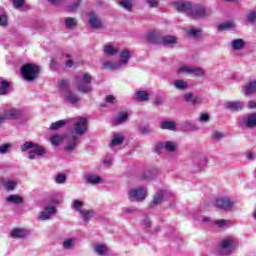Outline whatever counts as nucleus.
<instances>
[{
    "label": "nucleus",
    "instance_id": "obj_38",
    "mask_svg": "<svg viewBox=\"0 0 256 256\" xmlns=\"http://www.w3.org/2000/svg\"><path fill=\"white\" fill-rule=\"evenodd\" d=\"M77 145V137L73 136L72 140L69 141L66 149L67 151H73V148Z\"/></svg>",
    "mask_w": 256,
    "mask_h": 256
},
{
    "label": "nucleus",
    "instance_id": "obj_53",
    "mask_svg": "<svg viewBox=\"0 0 256 256\" xmlns=\"http://www.w3.org/2000/svg\"><path fill=\"white\" fill-rule=\"evenodd\" d=\"M200 121H201V122H207V121H209V114H207V113L201 114V116H200Z\"/></svg>",
    "mask_w": 256,
    "mask_h": 256
},
{
    "label": "nucleus",
    "instance_id": "obj_52",
    "mask_svg": "<svg viewBox=\"0 0 256 256\" xmlns=\"http://www.w3.org/2000/svg\"><path fill=\"white\" fill-rule=\"evenodd\" d=\"M0 25H2V26L7 25V16L0 15Z\"/></svg>",
    "mask_w": 256,
    "mask_h": 256
},
{
    "label": "nucleus",
    "instance_id": "obj_40",
    "mask_svg": "<svg viewBox=\"0 0 256 256\" xmlns=\"http://www.w3.org/2000/svg\"><path fill=\"white\" fill-rule=\"evenodd\" d=\"M59 87L62 91L69 89V80L62 79L59 81Z\"/></svg>",
    "mask_w": 256,
    "mask_h": 256
},
{
    "label": "nucleus",
    "instance_id": "obj_11",
    "mask_svg": "<svg viewBox=\"0 0 256 256\" xmlns=\"http://www.w3.org/2000/svg\"><path fill=\"white\" fill-rule=\"evenodd\" d=\"M177 73H192L193 75H204L205 71H203V69L201 68H197V67H191V66H181Z\"/></svg>",
    "mask_w": 256,
    "mask_h": 256
},
{
    "label": "nucleus",
    "instance_id": "obj_16",
    "mask_svg": "<svg viewBox=\"0 0 256 256\" xmlns=\"http://www.w3.org/2000/svg\"><path fill=\"white\" fill-rule=\"evenodd\" d=\"M9 89H11V82L6 80L0 82V95H7Z\"/></svg>",
    "mask_w": 256,
    "mask_h": 256
},
{
    "label": "nucleus",
    "instance_id": "obj_43",
    "mask_svg": "<svg viewBox=\"0 0 256 256\" xmlns=\"http://www.w3.org/2000/svg\"><path fill=\"white\" fill-rule=\"evenodd\" d=\"M81 215H83V219L86 223L89 222V219H91V217H93V212L92 211H83V213H80Z\"/></svg>",
    "mask_w": 256,
    "mask_h": 256
},
{
    "label": "nucleus",
    "instance_id": "obj_8",
    "mask_svg": "<svg viewBox=\"0 0 256 256\" xmlns=\"http://www.w3.org/2000/svg\"><path fill=\"white\" fill-rule=\"evenodd\" d=\"M21 117V111L16 110L14 108L8 109L4 111V115L0 116V125L1 123H5L7 119H19Z\"/></svg>",
    "mask_w": 256,
    "mask_h": 256
},
{
    "label": "nucleus",
    "instance_id": "obj_3",
    "mask_svg": "<svg viewBox=\"0 0 256 256\" xmlns=\"http://www.w3.org/2000/svg\"><path fill=\"white\" fill-rule=\"evenodd\" d=\"M239 245L237 239L233 236H228L220 242V255H231L233 249Z\"/></svg>",
    "mask_w": 256,
    "mask_h": 256
},
{
    "label": "nucleus",
    "instance_id": "obj_24",
    "mask_svg": "<svg viewBox=\"0 0 256 256\" xmlns=\"http://www.w3.org/2000/svg\"><path fill=\"white\" fill-rule=\"evenodd\" d=\"M50 141L52 143V145H55L56 147L61 145V143H63V136L61 135H52L50 138Z\"/></svg>",
    "mask_w": 256,
    "mask_h": 256
},
{
    "label": "nucleus",
    "instance_id": "obj_20",
    "mask_svg": "<svg viewBox=\"0 0 256 256\" xmlns=\"http://www.w3.org/2000/svg\"><path fill=\"white\" fill-rule=\"evenodd\" d=\"M245 47V42L241 39H236L234 41H232V49H234V51H239L241 49H243Z\"/></svg>",
    "mask_w": 256,
    "mask_h": 256
},
{
    "label": "nucleus",
    "instance_id": "obj_47",
    "mask_svg": "<svg viewBox=\"0 0 256 256\" xmlns=\"http://www.w3.org/2000/svg\"><path fill=\"white\" fill-rule=\"evenodd\" d=\"M247 19L250 21V23H254V21H256V12H250L247 15Z\"/></svg>",
    "mask_w": 256,
    "mask_h": 256
},
{
    "label": "nucleus",
    "instance_id": "obj_39",
    "mask_svg": "<svg viewBox=\"0 0 256 256\" xmlns=\"http://www.w3.org/2000/svg\"><path fill=\"white\" fill-rule=\"evenodd\" d=\"M65 23L68 29H73V27L77 25V20H75V18H67Z\"/></svg>",
    "mask_w": 256,
    "mask_h": 256
},
{
    "label": "nucleus",
    "instance_id": "obj_64",
    "mask_svg": "<svg viewBox=\"0 0 256 256\" xmlns=\"http://www.w3.org/2000/svg\"><path fill=\"white\" fill-rule=\"evenodd\" d=\"M104 163L109 165L111 163V158H105Z\"/></svg>",
    "mask_w": 256,
    "mask_h": 256
},
{
    "label": "nucleus",
    "instance_id": "obj_54",
    "mask_svg": "<svg viewBox=\"0 0 256 256\" xmlns=\"http://www.w3.org/2000/svg\"><path fill=\"white\" fill-rule=\"evenodd\" d=\"M106 103H111V104L115 103V96L107 95L106 96Z\"/></svg>",
    "mask_w": 256,
    "mask_h": 256
},
{
    "label": "nucleus",
    "instance_id": "obj_25",
    "mask_svg": "<svg viewBox=\"0 0 256 256\" xmlns=\"http://www.w3.org/2000/svg\"><path fill=\"white\" fill-rule=\"evenodd\" d=\"M121 143H123V136L115 134L111 141L110 147H117V145H121Z\"/></svg>",
    "mask_w": 256,
    "mask_h": 256
},
{
    "label": "nucleus",
    "instance_id": "obj_27",
    "mask_svg": "<svg viewBox=\"0 0 256 256\" xmlns=\"http://www.w3.org/2000/svg\"><path fill=\"white\" fill-rule=\"evenodd\" d=\"M136 98L138 101H149V93L147 91H138Z\"/></svg>",
    "mask_w": 256,
    "mask_h": 256
},
{
    "label": "nucleus",
    "instance_id": "obj_37",
    "mask_svg": "<svg viewBox=\"0 0 256 256\" xmlns=\"http://www.w3.org/2000/svg\"><path fill=\"white\" fill-rule=\"evenodd\" d=\"M176 89H187V82L183 80H176L173 82Z\"/></svg>",
    "mask_w": 256,
    "mask_h": 256
},
{
    "label": "nucleus",
    "instance_id": "obj_57",
    "mask_svg": "<svg viewBox=\"0 0 256 256\" xmlns=\"http://www.w3.org/2000/svg\"><path fill=\"white\" fill-rule=\"evenodd\" d=\"M227 221L225 220H218L215 222L216 225H218V227H224V225H226Z\"/></svg>",
    "mask_w": 256,
    "mask_h": 256
},
{
    "label": "nucleus",
    "instance_id": "obj_9",
    "mask_svg": "<svg viewBox=\"0 0 256 256\" xmlns=\"http://www.w3.org/2000/svg\"><path fill=\"white\" fill-rule=\"evenodd\" d=\"M74 131L77 135H83L85 131H87V118L85 117H78L74 125Z\"/></svg>",
    "mask_w": 256,
    "mask_h": 256
},
{
    "label": "nucleus",
    "instance_id": "obj_61",
    "mask_svg": "<svg viewBox=\"0 0 256 256\" xmlns=\"http://www.w3.org/2000/svg\"><path fill=\"white\" fill-rule=\"evenodd\" d=\"M155 105H159V103H163V99L161 97H157L154 101Z\"/></svg>",
    "mask_w": 256,
    "mask_h": 256
},
{
    "label": "nucleus",
    "instance_id": "obj_4",
    "mask_svg": "<svg viewBox=\"0 0 256 256\" xmlns=\"http://www.w3.org/2000/svg\"><path fill=\"white\" fill-rule=\"evenodd\" d=\"M21 73L26 81H34V79H37V75L39 73V66L31 63L25 64L21 68Z\"/></svg>",
    "mask_w": 256,
    "mask_h": 256
},
{
    "label": "nucleus",
    "instance_id": "obj_41",
    "mask_svg": "<svg viewBox=\"0 0 256 256\" xmlns=\"http://www.w3.org/2000/svg\"><path fill=\"white\" fill-rule=\"evenodd\" d=\"M4 186L6 187L7 191H13V189H15V187H17V182L8 181L4 184Z\"/></svg>",
    "mask_w": 256,
    "mask_h": 256
},
{
    "label": "nucleus",
    "instance_id": "obj_56",
    "mask_svg": "<svg viewBox=\"0 0 256 256\" xmlns=\"http://www.w3.org/2000/svg\"><path fill=\"white\" fill-rule=\"evenodd\" d=\"M148 5H150V7H157L158 3L155 0H147Z\"/></svg>",
    "mask_w": 256,
    "mask_h": 256
},
{
    "label": "nucleus",
    "instance_id": "obj_44",
    "mask_svg": "<svg viewBox=\"0 0 256 256\" xmlns=\"http://www.w3.org/2000/svg\"><path fill=\"white\" fill-rule=\"evenodd\" d=\"M165 149H166V151L173 152V151H175L176 147H175V144L173 142L168 141L165 144Z\"/></svg>",
    "mask_w": 256,
    "mask_h": 256
},
{
    "label": "nucleus",
    "instance_id": "obj_28",
    "mask_svg": "<svg viewBox=\"0 0 256 256\" xmlns=\"http://www.w3.org/2000/svg\"><path fill=\"white\" fill-rule=\"evenodd\" d=\"M175 122L173 121H164L161 123V129H169L170 131H175Z\"/></svg>",
    "mask_w": 256,
    "mask_h": 256
},
{
    "label": "nucleus",
    "instance_id": "obj_36",
    "mask_svg": "<svg viewBox=\"0 0 256 256\" xmlns=\"http://www.w3.org/2000/svg\"><path fill=\"white\" fill-rule=\"evenodd\" d=\"M95 251L98 255H105L107 253V246L98 244L95 246Z\"/></svg>",
    "mask_w": 256,
    "mask_h": 256
},
{
    "label": "nucleus",
    "instance_id": "obj_22",
    "mask_svg": "<svg viewBox=\"0 0 256 256\" xmlns=\"http://www.w3.org/2000/svg\"><path fill=\"white\" fill-rule=\"evenodd\" d=\"M87 181H88V183H91L92 185H97V183L103 182L101 177H99L97 175H93V174H90L87 176Z\"/></svg>",
    "mask_w": 256,
    "mask_h": 256
},
{
    "label": "nucleus",
    "instance_id": "obj_18",
    "mask_svg": "<svg viewBox=\"0 0 256 256\" xmlns=\"http://www.w3.org/2000/svg\"><path fill=\"white\" fill-rule=\"evenodd\" d=\"M160 41L163 45H173V43H177V40L173 36H161Z\"/></svg>",
    "mask_w": 256,
    "mask_h": 256
},
{
    "label": "nucleus",
    "instance_id": "obj_35",
    "mask_svg": "<svg viewBox=\"0 0 256 256\" xmlns=\"http://www.w3.org/2000/svg\"><path fill=\"white\" fill-rule=\"evenodd\" d=\"M104 51L107 55H117V53H119V51L115 49L112 45L105 46Z\"/></svg>",
    "mask_w": 256,
    "mask_h": 256
},
{
    "label": "nucleus",
    "instance_id": "obj_55",
    "mask_svg": "<svg viewBox=\"0 0 256 256\" xmlns=\"http://www.w3.org/2000/svg\"><path fill=\"white\" fill-rule=\"evenodd\" d=\"M79 5H81V1H77L76 3H74L73 6H70L68 8V11H75L77 9V7H79Z\"/></svg>",
    "mask_w": 256,
    "mask_h": 256
},
{
    "label": "nucleus",
    "instance_id": "obj_30",
    "mask_svg": "<svg viewBox=\"0 0 256 256\" xmlns=\"http://www.w3.org/2000/svg\"><path fill=\"white\" fill-rule=\"evenodd\" d=\"M163 195H165V192L163 190L158 191L154 196L153 204L159 205V203L163 201Z\"/></svg>",
    "mask_w": 256,
    "mask_h": 256
},
{
    "label": "nucleus",
    "instance_id": "obj_29",
    "mask_svg": "<svg viewBox=\"0 0 256 256\" xmlns=\"http://www.w3.org/2000/svg\"><path fill=\"white\" fill-rule=\"evenodd\" d=\"M65 125H67V121L60 120V121H57L55 123H52L51 126H50V129L52 131H57V129H61V127H64Z\"/></svg>",
    "mask_w": 256,
    "mask_h": 256
},
{
    "label": "nucleus",
    "instance_id": "obj_5",
    "mask_svg": "<svg viewBox=\"0 0 256 256\" xmlns=\"http://www.w3.org/2000/svg\"><path fill=\"white\" fill-rule=\"evenodd\" d=\"M131 58V52L129 50H124L120 53V63H114L112 61H107L103 64L104 69H118V67H121V64L126 65L128 63L129 59Z\"/></svg>",
    "mask_w": 256,
    "mask_h": 256
},
{
    "label": "nucleus",
    "instance_id": "obj_32",
    "mask_svg": "<svg viewBox=\"0 0 256 256\" xmlns=\"http://www.w3.org/2000/svg\"><path fill=\"white\" fill-rule=\"evenodd\" d=\"M128 117L129 115L127 114V112H121L116 118L115 123L117 124L125 123Z\"/></svg>",
    "mask_w": 256,
    "mask_h": 256
},
{
    "label": "nucleus",
    "instance_id": "obj_45",
    "mask_svg": "<svg viewBox=\"0 0 256 256\" xmlns=\"http://www.w3.org/2000/svg\"><path fill=\"white\" fill-rule=\"evenodd\" d=\"M188 35H190V37H199V35H201V30H197V29H191L188 31Z\"/></svg>",
    "mask_w": 256,
    "mask_h": 256
},
{
    "label": "nucleus",
    "instance_id": "obj_21",
    "mask_svg": "<svg viewBox=\"0 0 256 256\" xmlns=\"http://www.w3.org/2000/svg\"><path fill=\"white\" fill-rule=\"evenodd\" d=\"M246 95H251V93H256V81L250 82L244 88Z\"/></svg>",
    "mask_w": 256,
    "mask_h": 256
},
{
    "label": "nucleus",
    "instance_id": "obj_49",
    "mask_svg": "<svg viewBox=\"0 0 256 256\" xmlns=\"http://www.w3.org/2000/svg\"><path fill=\"white\" fill-rule=\"evenodd\" d=\"M25 4V0H14L13 1V5L14 7H23V5Z\"/></svg>",
    "mask_w": 256,
    "mask_h": 256
},
{
    "label": "nucleus",
    "instance_id": "obj_34",
    "mask_svg": "<svg viewBox=\"0 0 256 256\" xmlns=\"http://www.w3.org/2000/svg\"><path fill=\"white\" fill-rule=\"evenodd\" d=\"M66 99L67 101H69L70 103H77L79 102V97H77V95L73 94V92L69 91L66 95Z\"/></svg>",
    "mask_w": 256,
    "mask_h": 256
},
{
    "label": "nucleus",
    "instance_id": "obj_10",
    "mask_svg": "<svg viewBox=\"0 0 256 256\" xmlns=\"http://www.w3.org/2000/svg\"><path fill=\"white\" fill-rule=\"evenodd\" d=\"M215 207L223 211H229L233 207V202L229 198H218L216 199Z\"/></svg>",
    "mask_w": 256,
    "mask_h": 256
},
{
    "label": "nucleus",
    "instance_id": "obj_59",
    "mask_svg": "<svg viewBox=\"0 0 256 256\" xmlns=\"http://www.w3.org/2000/svg\"><path fill=\"white\" fill-rule=\"evenodd\" d=\"M52 5H59V3H63V0H48Z\"/></svg>",
    "mask_w": 256,
    "mask_h": 256
},
{
    "label": "nucleus",
    "instance_id": "obj_17",
    "mask_svg": "<svg viewBox=\"0 0 256 256\" xmlns=\"http://www.w3.org/2000/svg\"><path fill=\"white\" fill-rule=\"evenodd\" d=\"M185 101H191L193 105H197V103H201V97L199 96H193L191 93H187L184 95Z\"/></svg>",
    "mask_w": 256,
    "mask_h": 256
},
{
    "label": "nucleus",
    "instance_id": "obj_15",
    "mask_svg": "<svg viewBox=\"0 0 256 256\" xmlns=\"http://www.w3.org/2000/svg\"><path fill=\"white\" fill-rule=\"evenodd\" d=\"M226 107L231 111H241L243 109V102H227Z\"/></svg>",
    "mask_w": 256,
    "mask_h": 256
},
{
    "label": "nucleus",
    "instance_id": "obj_23",
    "mask_svg": "<svg viewBox=\"0 0 256 256\" xmlns=\"http://www.w3.org/2000/svg\"><path fill=\"white\" fill-rule=\"evenodd\" d=\"M246 126L251 128V127H256V114L249 115L246 120H245Z\"/></svg>",
    "mask_w": 256,
    "mask_h": 256
},
{
    "label": "nucleus",
    "instance_id": "obj_12",
    "mask_svg": "<svg viewBox=\"0 0 256 256\" xmlns=\"http://www.w3.org/2000/svg\"><path fill=\"white\" fill-rule=\"evenodd\" d=\"M148 43L161 44V33L153 31L146 34Z\"/></svg>",
    "mask_w": 256,
    "mask_h": 256
},
{
    "label": "nucleus",
    "instance_id": "obj_6",
    "mask_svg": "<svg viewBox=\"0 0 256 256\" xmlns=\"http://www.w3.org/2000/svg\"><path fill=\"white\" fill-rule=\"evenodd\" d=\"M29 149H33L32 153L29 154V159H35V153L36 155H45V149L41 146H37V144H33L32 142H26L21 146L22 151H29Z\"/></svg>",
    "mask_w": 256,
    "mask_h": 256
},
{
    "label": "nucleus",
    "instance_id": "obj_31",
    "mask_svg": "<svg viewBox=\"0 0 256 256\" xmlns=\"http://www.w3.org/2000/svg\"><path fill=\"white\" fill-rule=\"evenodd\" d=\"M235 27V23L233 22H225L218 25V31H225V29H233Z\"/></svg>",
    "mask_w": 256,
    "mask_h": 256
},
{
    "label": "nucleus",
    "instance_id": "obj_1",
    "mask_svg": "<svg viewBox=\"0 0 256 256\" xmlns=\"http://www.w3.org/2000/svg\"><path fill=\"white\" fill-rule=\"evenodd\" d=\"M173 5L180 13L187 11L188 15L192 17V19H201L202 17H207L211 13V9H207L204 6L192 7L187 1L174 2Z\"/></svg>",
    "mask_w": 256,
    "mask_h": 256
},
{
    "label": "nucleus",
    "instance_id": "obj_51",
    "mask_svg": "<svg viewBox=\"0 0 256 256\" xmlns=\"http://www.w3.org/2000/svg\"><path fill=\"white\" fill-rule=\"evenodd\" d=\"M212 137H213V139H223V137H224V135H223V133L222 132H214L213 134H212Z\"/></svg>",
    "mask_w": 256,
    "mask_h": 256
},
{
    "label": "nucleus",
    "instance_id": "obj_62",
    "mask_svg": "<svg viewBox=\"0 0 256 256\" xmlns=\"http://www.w3.org/2000/svg\"><path fill=\"white\" fill-rule=\"evenodd\" d=\"M144 225H146V227H151V221H149V219L147 218L146 220H144Z\"/></svg>",
    "mask_w": 256,
    "mask_h": 256
},
{
    "label": "nucleus",
    "instance_id": "obj_60",
    "mask_svg": "<svg viewBox=\"0 0 256 256\" xmlns=\"http://www.w3.org/2000/svg\"><path fill=\"white\" fill-rule=\"evenodd\" d=\"M247 159H254V157H255V154L253 153V152H247Z\"/></svg>",
    "mask_w": 256,
    "mask_h": 256
},
{
    "label": "nucleus",
    "instance_id": "obj_58",
    "mask_svg": "<svg viewBox=\"0 0 256 256\" xmlns=\"http://www.w3.org/2000/svg\"><path fill=\"white\" fill-rule=\"evenodd\" d=\"M249 109H256V102L255 101H249L248 102Z\"/></svg>",
    "mask_w": 256,
    "mask_h": 256
},
{
    "label": "nucleus",
    "instance_id": "obj_46",
    "mask_svg": "<svg viewBox=\"0 0 256 256\" xmlns=\"http://www.w3.org/2000/svg\"><path fill=\"white\" fill-rule=\"evenodd\" d=\"M63 247L64 249H71V247H73V240L72 239L65 240L63 243Z\"/></svg>",
    "mask_w": 256,
    "mask_h": 256
},
{
    "label": "nucleus",
    "instance_id": "obj_63",
    "mask_svg": "<svg viewBox=\"0 0 256 256\" xmlns=\"http://www.w3.org/2000/svg\"><path fill=\"white\" fill-rule=\"evenodd\" d=\"M66 67H73V60H68L66 62Z\"/></svg>",
    "mask_w": 256,
    "mask_h": 256
},
{
    "label": "nucleus",
    "instance_id": "obj_42",
    "mask_svg": "<svg viewBox=\"0 0 256 256\" xmlns=\"http://www.w3.org/2000/svg\"><path fill=\"white\" fill-rule=\"evenodd\" d=\"M73 207L76 209V211H79L80 213H83V210H81V207H83V202L79 200H74Z\"/></svg>",
    "mask_w": 256,
    "mask_h": 256
},
{
    "label": "nucleus",
    "instance_id": "obj_2",
    "mask_svg": "<svg viewBox=\"0 0 256 256\" xmlns=\"http://www.w3.org/2000/svg\"><path fill=\"white\" fill-rule=\"evenodd\" d=\"M93 81V77L91 75L84 73L82 75H77L75 77V85L81 93H89L91 92V82Z\"/></svg>",
    "mask_w": 256,
    "mask_h": 256
},
{
    "label": "nucleus",
    "instance_id": "obj_19",
    "mask_svg": "<svg viewBox=\"0 0 256 256\" xmlns=\"http://www.w3.org/2000/svg\"><path fill=\"white\" fill-rule=\"evenodd\" d=\"M25 235H27V231L24 229H14L11 232V237H13L14 239H19L21 237H25Z\"/></svg>",
    "mask_w": 256,
    "mask_h": 256
},
{
    "label": "nucleus",
    "instance_id": "obj_50",
    "mask_svg": "<svg viewBox=\"0 0 256 256\" xmlns=\"http://www.w3.org/2000/svg\"><path fill=\"white\" fill-rule=\"evenodd\" d=\"M9 147H11L10 144H4V145L0 146V153H2V154L7 153Z\"/></svg>",
    "mask_w": 256,
    "mask_h": 256
},
{
    "label": "nucleus",
    "instance_id": "obj_7",
    "mask_svg": "<svg viewBox=\"0 0 256 256\" xmlns=\"http://www.w3.org/2000/svg\"><path fill=\"white\" fill-rule=\"evenodd\" d=\"M130 201H144L147 197V189L145 188H134L128 192Z\"/></svg>",
    "mask_w": 256,
    "mask_h": 256
},
{
    "label": "nucleus",
    "instance_id": "obj_26",
    "mask_svg": "<svg viewBox=\"0 0 256 256\" xmlns=\"http://www.w3.org/2000/svg\"><path fill=\"white\" fill-rule=\"evenodd\" d=\"M8 203H14L16 205H19L20 203H23V199L19 195H10L7 198Z\"/></svg>",
    "mask_w": 256,
    "mask_h": 256
},
{
    "label": "nucleus",
    "instance_id": "obj_14",
    "mask_svg": "<svg viewBox=\"0 0 256 256\" xmlns=\"http://www.w3.org/2000/svg\"><path fill=\"white\" fill-rule=\"evenodd\" d=\"M51 215H55V207H46V210L40 213V219H42V221H45L47 219H50Z\"/></svg>",
    "mask_w": 256,
    "mask_h": 256
},
{
    "label": "nucleus",
    "instance_id": "obj_13",
    "mask_svg": "<svg viewBox=\"0 0 256 256\" xmlns=\"http://www.w3.org/2000/svg\"><path fill=\"white\" fill-rule=\"evenodd\" d=\"M89 23L93 29H101L103 27V23L93 12L90 13Z\"/></svg>",
    "mask_w": 256,
    "mask_h": 256
},
{
    "label": "nucleus",
    "instance_id": "obj_48",
    "mask_svg": "<svg viewBox=\"0 0 256 256\" xmlns=\"http://www.w3.org/2000/svg\"><path fill=\"white\" fill-rule=\"evenodd\" d=\"M67 177L63 174H60L56 177V183H65Z\"/></svg>",
    "mask_w": 256,
    "mask_h": 256
},
{
    "label": "nucleus",
    "instance_id": "obj_33",
    "mask_svg": "<svg viewBox=\"0 0 256 256\" xmlns=\"http://www.w3.org/2000/svg\"><path fill=\"white\" fill-rule=\"evenodd\" d=\"M119 5L124 9H127V11H130L131 7H133V0H121Z\"/></svg>",
    "mask_w": 256,
    "mask_h": 256
}]
</instances>
